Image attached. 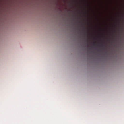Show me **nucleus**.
<instances>
[{
  "instance_id": "f257e3e1",
  "label": "nucleus",
  "mask_w": 124,
  "mask_h": 124,
  "mask_svg": "<svg viewBox=\"0 0 124 124\" xmlns=\"http://www.w3.org/2000/svg\"><path fill=\"white\" fill-rule=\"evenodd\" d=\"M101 46L103 47H104V46L102 45Z\"/></svg>"
},
{
  "instance_id": "f03ea898",
  "label": "nucleus",
  "mask_w": 124,
  "mask_h": 124,
  "mask_svg": "<svg viewBox=\"0 0 124 124\" xmlns=\"http://www.w3.org/2000/svg\"><path fill=\"white\" fill-rule=\"evenodd\" d=\"M93 43L94 44H95V43H94V42H93Z\"/></svg>"
}]
</instances>
